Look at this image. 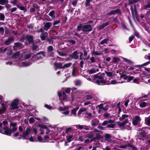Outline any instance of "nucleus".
Returning a JSON list of instances; mask_svg holds the SVG:
<instances>
[{
  "label": "nucleus",
  "instance_id": "1",
  "mask_svg": "<svg viewBox=\"0 0 150 150\" xmlns=\"http://www.w3.org/2000/svg\"><path fill=\"white\" fill-rule=\"evenodd\" d=\"M77 29L78 31L82 30L84 32H88L91 31L92 28V26L89 24H81L78 26Z\"/></svg>",
  "mask_w": 150,
  "mask_h": 150
},
{
  "label": "nucleus",
  "instance_id": "2",
  "mask_svg": "<svg viewBox=\"0 0 150 150\" xmlns=\"http://www.w3.org/2000/svg\"><path fill=\"white\" fill-rule=\"evenodd\" d=\"M94 82L97 83L98 85H102L106 84L107 83L106 81H104L102 76H99L97 75H95L93 78Z\"/></svg>",
  "mask_w": 150,
  "mask_h": 150
},
{
  "label": "nucleus",
  "instance_id": "3",
  "mask_svg": "<svg viewBox=\"0 0 150 150\" xmlns=\"http://www.w3.org/2000/svg\"><path fill=\"white\" fill-rule=\"evenodd\" d=\"M2 126V123L0 122V127H1ZM0 132L6 135L11 136L12 133V131L11 130V129L7 127H4L3 130L0 129Z\"/></svg>",
  "mask_w": 150,
  "mask_h": 150
},
{
  "label": "nucleus",
  "instance_id": "4",
  "mask_svg": "<svg viewBox=\"0 0 150 150\" xmlns=\"http://www.w3.org/2000/svg\"><path fill=\"white\" fill-rule=\"evenodd\" d=\"M31 131V129L30 127H27L21 136L22 137L23 139H26L28 138V137L29 134Z\"/></svg>",
  "mask_w": 150,
  "mask_h": 150
},
{
  "label": "nucleus",
  "instance_id": "5",
  "mask_svg": "<svg viewBox=\"0 0 150 150\" xmlns=\"http://www.w3.org/2000/svg\"><path fill=\"white\" fill-rule=\"evenodd\" d=\"M18 100L16 99L13 100L10 105V108L11 109L14 110L18 108Z\"/></svg>",
  "mask_w": 150,
  "mask_h": 150
},
{
  "label": "nucleus",
  "instance_id": "6",
  "mask_svg": "<svg viewBox=\"0 0 150 150\" xmlns=\"http://www.w3.org/2000/svg\"><path fill=\"white\" fill-rule=\"evenodd\" d=\"M94 139H98L102 138L101 135L102 134V132L97 129L94 130Z\"/></svg>",
  "mask_w": 150,
  "mask_h": 150
},
{
  "label": "nucleus",
  "instance_id": "7",
  "mask_svg": "<svg viewBox=\"0 0 150 150\" xmlns=\"http://www.w3.org/2000/svg\"><path fill=\"white\" fill-rule=\"evenodd\" d=\"M141 120L140 117L138 116H135L133 120L132 124L133 125H135L139 123Z\"/></svg>",
  "mask_w": 150,
  "mask_h": 150
},
{
  "label": "nucleus",
  "instance_id": "8",
  "mask_svg": "<svg viewBox=\"0 0 150 150\" xmlns=\"http://www.w3.org/2000/svg\"><path fill=\"white\" fill-rule=\"evenodd\" d=\"M23 47L22 45L19 42H16L14 43V45L13 46V49L14 50H16L17 49H20Z\"/></svg>",
  "mask_w": 150,
  "mask_h": 150
},
{
  "label": "nucleus",
  "instance_id": "9",
  "mask_svg": "<svg viewBox=\"0 0 150 150\" xmlns=\"http://www.w3.org/2000/svg\"><path fill=\"white\" fill-rule=\"evenodd\" d=\"M40 54H42L43 56L44 57L45 56V53L44 52L42 51L38 52L37 54L34 55L33 57V58H35V60H36V58H37V60L42 58V57L41 56H38Z\"/></svg>",
  "mask_w": 150,
  "mask_h": 150
},
{
  "label": "nucleus",
  "instance_id": "10",
  "mask_svg": "<svg viewBox=\"0 0 150 150\" xmlns=\"http://www.w3.org/2000/svg\"><path fill=\"white\" fill-rule=\"evenodd\" d=\"M47 53L49 56H51L53 55L54 53L53 52L54 49L52 46H50L47 48Z\"/></svg>",
  "mask_w": 150,
  "mask_h": 150
},
{
  "label": "nucleus",
  "instance_id": "11",
  "mask_svg": "<svg viewBox=\"0 0 150 150\" xmlns=\"http://www.w3.org/2000/svg\"><path fill=\"white\" fill-rule=\"evenodd\" d=\"M94 130L88 134L86 135V136L88 138L91 139L92 140H94L95 139L94 135Z\"/></svg>",
  "mask_w": 150,
  "mask_h": 150
},
{
  "label": "nucleus",
  "instance_id": "12",
  "mask_svg": "<svg viewBox=\"0 0 150 150\" xmlns=\"http://www.w3.org/2000/svg\"><path fill=\"white\" fill-rule=\"evenodd\" d=\"M52 25V24L49 22H47L44 24L43 29L45 30H47L50 28Z\"/></svg>",
  "mask_w": 150,
  "mask_h": 150
},
{
  "label": "nucleus",
  "instance_id": "13",
  "mask_svg": "<svg viewBox=\"0 0 150 150\" xmlns=\"http://www.w3.org/2000/svg\"><path fill=\"white\" fill-rule=\"evenodd\" d=\"M120 11L119 9H117L111 11L107 14V15L109 16L112 15H115L117 13L120 14Z\"/></svg>",
  "mask_w": 150,
  "mask_h": 150
},
{
  "label": "nucleus",
  "instance_id": "14",
  "mask_svg": "<svg viewBox=\"0 0 150 150\" xmlns=\"http://www.w3.org/2000/svg\"><path fill=\"white\" fill-rule=\"evenodd\" d=\"M10 126L13 127L11 128V130L12 131V133L16 131L17 129V128L16 127L17 125L16 123H15L11 122Z\"/></svg>",
  "mask_w": 150,
  "mask_h": 150
},
{
  "label": "nucleus",
  "instance_id": "15",
  "mask_svg": "<svg viewBox=\"0 0 150 150\" xmlns=\"http://www.w3.org/2000/svg\"><path fill=\"white\" fill-rule=\"evenodd\" d=\"M99 121L97 119H93L91 121V125L93 126H96L98 124Z\"/></svg>",
  "mask_w": 150,
  "mask_h": 150
},
{
  "label": "nucleus",
  "instance_id": "16",
  "mask_svg": "<svg viewBox=\"0 0 150 150\" xmlns=\"http://www.w3.org/2000/svg\"><path fill=\"white\" fill-rule=\"evenodd\" d=\"M47 36L48 34L47 33L45 32H43V33H41L40 37L42 40H44Z\"/></svg>",
  "mask_w": 150,
  "mask_h": 150
},
{
  "label": "nucleus",
  "instance_id": "17",
  "mask_svg": "<svg viewBox=\"0 0 150 150\" xmlns=\"http://www.w3.org/2000/svg\"><path fill=\"white\" fill-rule=\"evenodd\" d=\"M126 82V81H122L121 82H117L115 80H109L108 83H106V84H114L117 83H122L124 82Z\"/></svg>",
  "mask_w": 150,
  "mask_h": 150
},
{
  "label": "nucleus",
  "instance_id": "18",
  "mask_svg": "<svg viewBox=\"0 0 150 150\" xmlns=\"http://www.w3.org/2000/svg\"><path fill=\"white\" fill-rule=\"evenodd\" d=\"M2 107H0V114L4 112L6 110V107L5 105L2 104Z\"/></svg>",
  "mask_w": 150,
  "mask_h": 150
},
{
  "label": "nucleus",
  "instance_id": "19",
  "mask_svg": "<svg viewBox=\"0 0 150 150\" xmlns=\"http://www.w3.org/2000/svg\"><path fill=\"white\" fill-rule=\"evenodd\" d=\"M78 52L77 51H74L71 56V57L75 59H77L79 58V56L78 55Z\"/></svg>",
  "mask_w": 150,
  "mask_h": 150
},
{
  "label": "nucleus",
  "instance_id": "20",
  "mask_svg": "<svg viewBox=\"0 0 150 150\" xmlns=\"http://www.w3.org/2000/svg\"><path fill=\"white\" fill-rule=\"evenodd\" d=\"M98 71V69L97 68H93L88 70V72L89 74H92Z\"/></svg>",
  "mask_w": 150,
  "mask_h": 150
},
{
  "label": "nucleus",
  "instance_id": "21",
  "mask_svg": "<svg viewBox=\"0 0 150 150\" xmlns=\"http://www.w3.org/2000/svg\"><path fill=\"white\" fill-rule=\"evenodd\" d=\"M109 24V23L108 22H106L105 23H103L102 24L98 27V29L100 30H101L103 28L106 26L108 25Z\"/></svg>",
  "mask_w": 150,
  "mask_h": 150
},
{
  "label": "nucleus",
  "instance_id": "22",
  "mask_svg": "<svg viewBox=\"0 0 150 150\" xmlns=\"http://www.w3.org/2000/svg\"><path fill=\"white\" fill-rule=\"evenodd\" d=\"M13 37H11L9 38L7 40L5 41V44L6 45H8L13 41Z\"/></svg>",
  "mask_w": 150,
  "mask_h": 150
},
{
  "label": "nucleus",
  "instance_id": "23",
  "mask_svg": "<svg viewBox=\"0 0 150 150\" xmlns=\"http://www.w3.org/2000/svg\"><path fill=\"white\" fill-rule=\"evenodd\" d=\"M148 105V103L140 101L139 105L140 108H144Z\"/></svg>",
  "mask_w": 150,
  "mask_h": 150
},
{
  "label": "nucleus",
  "instance_id": "24",
  "mask_svg": "<svg viewBox=\"0 0 150 150\" xmlns=\"http://www.w3.org/2000/svg\"><path fill=\"white\" fill-rule=\"evenodd\" d=\"M87 108H80L78 112V115H79L81 114L82 113L86 111L87 110Z\"/></svg>",
  "mask_w": 150,
  "mask_h": 150
},
{
  "label": "nucleus",
  "instance_id": "25",
  "mask_svg": "<svg viewBox=\"0 0 150 150\" xmlns=\"http://www.w3.org/2000/svg\"><path fill=\"white\" fill-rule=\"evenodd\" d=\"M54 64L55 67H56V69L55 70H56L57 68H59L61 69H63V66L60 63H54Z\"/></svg>",
  "mask_w": 150,
  "mask_h": 150
},
{
  "label": "nucleus",
  "instance_id": "26",
  "mask_svg": "<svg viewBox=\"0 0 150 150\" xmlns=\"http://www.w3.org/2000/svg\"><path fill=\"white\" fill-rule=\"evenodd\" d=\"M29 43H32L33 42V39L32 36H27L26 38Z\"/></svg>",
  "mask_w": 150,
  "mask_h": 150
},
{
  "label": "nucleus",
  "instance_id": "27",
  "mask_svg": "<svg viewBox=\"0 0 150 150\" xmlns=\"http://www.w3.org/2000/svg\"><path fill=\"white\" fill-rule=\"evenodd\" d=\"M109 41V40L108 39H105L100 42V44L101 45H103L105 44H108Z\"/></svg>",
  "mask_w": 150,
  "mask_h": 150
},
{
  "label": "nucleus",
  "instance_id": "28",
  "mask_svg": "<svg viewBox=\"0 0 150 150\" xmlns=\"http://www.w3.org/2000/svg\"><path fill=\"white\" fill-rule=\"evenodd\" d=\"M85 98L86 100H90L93 98V96L91 94H87L85 95Z\"/></svg>",
  "mask_w": 150,
  "mask_h": 150
},
{
  "label": "nucleus",
  "instance_id": "29",
  "mask_svg": "<svg viewBox=\"0 0 150 150\" xmlns=\"http://www.w3.org/2000/svg\"><path fill=\"white\" fill-rule=\"evenodd\" d=\"M145 123L147 125L150 126V116L145 118Z\"/></svg>",
  "mask_w": 150,
  "mask_h": 150
},
{
  "label": "nucleus",
  "instance_id": "30",
  "mask_svg": "<svg viewBox=\"0 0 150 150\" xmlns=\"http://www.w3.org/2000/svg\"><path fill=\"white\" fill-rule=\"evenodd\" d=\"M20 54V52H16L12 56V57L13 58H18Z\"/></svg>",
  "mask_w": 150,
  "mask_h": 150
},
{
  "label": "nucleus",
  "instance_id": "31",
  "mask_svg": "<svg viewBox=\"0 0 150 150\" xmlns=\"http://www.w3.org/2000/svg\"><path fill=\"white\" fill-rule=\"evenodd\" d=\"M128 122L127 120H125V122H120L118 123V125L120 127L124 126V127L126 123H127Z\"/></svg>",
  "mask_w": 150,
  "mask_h": 150
},
{
  "label": "nucleus",
  "instance_id": "32",
  "mask_svg": "<svg viewBox=\"0 0 150 150\" xmlns=\"http://www.w3.org/2000/svg\"><path fill=\"white\" fill-rule=\"evenodd\" d=\"M128 76H127L126 75L123 74L121 76V77H120V79L121 80H126L128 79Z\"/></svg>",
  "mask_w": 150,
  "mask_h": 150
},
{
  "label": "nucleus",
  "instance_id": "33",
  "mask_svg": "<svg viewBox=\"0 0 150 150\" xmlns=\"http://www.w3.org/2000/svg\"><path fill=\"white\" fill-rule=\"evenodd\" d=\"M8 2V0H0V4L4 5L5 4H7Z\"/></svg>",
  "mask_w": 150,
  "mask_h": 150
},
{
  "label": "nucleus",
  "instance_id": "34",
  "mask_svg": "<svg viewBox=\"0 0 150 150\" xmlns=\"http://www.w3.org/2000/svg\"><path fill=\"white\" fill-rule=\"evenodd\" d=\"M149 64H150V61H148L146 62H145L142 65H136L135 67H142L143 66H146Z\"/></svg>",
  "mask_w": 150,
  "mask_h": 150
},
{
  "label": "nucleus",
  "instance_id": "35",
  "mask_svg": "<svg viewBox=\"0 0 150 150\" xmlns=\"http://www.w3.org/2000/svg\"><path fill=\"white\" fill-rule=\"evenodd\" d=\"M31 64V63H28L27 62H22L21 65L22 67H27L29 66Z\"/></svg>",
  "mask_w": 150,
  "mask_h": 150
},
{
  "label": "nucleus",
  "instance_id": "36",
  "mask_svg": "<svg viewBox=\"0 0 150 150\" xmlns=\"http://www.w3.org/2000/svg\"><path fill=\"white\" fill-rule=\"evenodd\" d=\"M54 14V11H52L49 13V15L52 18H54L55 16Z\"/></svg>",
  "mask_w": 150,
  "mask_h": 150
},
{
  "label": "nucleus",
  "instance_id": "37",
  "mask_svg": "<svg viewBox=\"0 0 150 150\" xmlns=\"http://www.w3.org/2000/svg\"><path fill=\"white\" fill-rule=\"evenodd\" d=\"M106 74L108 76L112 77L114 75L113 73L110 71H105Z\"/></svg>",
  "mask_w": 150,
  "mask_h": 150
},
{
  "label": "nucleus",
  "instance_id": "38",
  "mask_svg": "<svg viewBox=\"0 0 150 150\" xmlns=\"http://www.w3.org/2000/svg\"><path fill=\"white\" fill-rule=\"evenodd\" d=\"M78 109V108H75L72 109L71 111V114L74 115L76 116V112L77 110Z\"/></svg>",
  "mask_w": 150,
  "mask_h": 150
},
{
  "label": "nucleus",
  "instance_id": "39",
  "mask_svg": "<svg viewBox=\"0 0 150 150\" xmlns=\"http://www.w3.org/2000/svg\"><path fill=\"white\" fill-rule=\"evenodd\" d=\"M72 64L71 63H69L63 65V69L65 68H68L70 67Z\"/></svg>",
  "mask_w": 150,
  "mask_h": 150
},
{
  "label": "nucleus",
  "instance_id": "40",
  "mask_svg": "<svg viewBox=\"0 0 150 150\" xmlns=\"http://www.w3.org/2000/svg\"><path fill=\"white\" fill-rule=\"evenodd\" d=\"M67 137V139L68 142H70L72 140L73 138V135H69Z\"/></svg>",
  "mask_w": 150,
  "mask_h": 150
},
{
  "label": "nucleus",
  "instance_id": "41",
  "mask_svg": "<svg viewBox=\"0 0 150 150\" xmlns=\"http://www.w3.org/2000/svg\"><path fill=\"white\" fill-rule=\"evenodd\" d=\"M113 62L114 63H117L119 62L120 61L119 58L118 57H114L113 58Z\"/></svg>",
  "mask_w": 150,
  "mask_h": 150
},
{
  "label": "nucleus",
  "instance_id": "42",
  "mask_svg": "<svg viewBox=\"0 0 150 150\" xmlns=\"http://www.w3.org/2000/svg\"><path fill=\"white\" fill-rule=\"evenodd\" d=\"M122 59L125 62L129 64H131L132 63V62L129 60L127 58H125L124 57H122Z\"/></svg>",
  "mask_w": 150,
  "mask_h": 150
},
{
  "label": "nucleus",
  "instance_id": "43",
  "mask_svg": "<svg viewBox=\"0 0 150 150\" xmlns=\"http://www.w3.org/2000/svg\"><path fill=\"white\" fill-rule=\"evenodd\" d=\"M128 117V115H122V117H120V121L123 120L124 119L127 118Z\"/></svg>",
  "mask_w": 150,
  "mask_h": 150
},
{
  "label": "nucleus",
  "instance_id": "44",
  "mask_svg": "<svg viewBox=\"0 0 150 150\" xmlns=\"http://www.w3.org/2000/svg\"><path fill=\"white\" fill-rule=\"evenodd\" d=\"M128 125H126V124L124 126V128L125 129H126L128 130H131V127L129 126V123L128 122Z\"/></svg>",
  "mask_w": 150,
  "mask_h": 150
},
{
  "label": "nucleus",
  "instance_id": "45",
  "mask_svg": "<svg viewBox=\"0 0 150 150\" xmlns=\"http://www.w3.org/2000/svg\"><path fill=\"white\" fill-rule=\"evenodd\" d=\"M35 121V119L34 117H32L30 118L29 119V122L30 124H32Z\"/></svg>",
  "mask_w": 150,
  "mask_h": 150
},
{
  "label": "nucleus",
  "instance_id": "46",
  "mask_svg": "<svg viewBox=\"0 0 150 150\" xmlns=\"http://www.w3.org/2000/svg\"><path fill=\"white\" fill-rule=\"evenodd\" d=\"M5 16L2 13H0V20L1 21H4V20Z\"/></svg>",
  "mask_w": 150,
  "mask_h": 150
},
{
  "label": "nucleus",
  "instance_id": "47",
  "mask_svg": "<svg viewBox=\"0 0 150 150\" xmlns=\"http://www.w3.org/2000/svg\"><path fill=\"white\" fill-rule=\"evenodd\" d=\"M91 1V0H86L85 4L86 6H88L90 5V2Z\"/></svg>",
  "mask_w": 150,
  "mask_h": 150
},
{
  "label": "nucleus",
  "instance_id": "48",
  "mask_svg": "<svg viewBox=\"0 0 150 150\" xmlns=\"http://www.w3.org/2000/svg\"><path fill=\"white\" fill-rule=\"evenodd\" d=\"M76 70L74 68L72 72V75L73 76H76Z\"/></svg>",
  "mask_w": 150,
  "mask_h": 150
},
{
  "label": "nucleus",
  "instance_id": "49",
  "mask_svg": "<svg viewBox=\"0 0 150 150\" xmlns=\"http://www.w3.org/2000/svg\"><path fill=\"white\" fill-rule=\"evenodd\" d=\"M58 54L59 55L63 57L65 56L66 55V54L64 53L63 52H58Z\"/></svg>",
  "mask_w": 150,
  "mask_h": 150
},
{
  "label": "nucleus",
  "instance_id": "50",
  "mask_svg": "<svg viewBox=\"0 0 150 150\" xmlns=\"http://www.w3.org/2000/svg\"><path fill=\"white\" fill-rule=\"evenodd\" d=\"M31 55L30 54H28L25 55L24 56V58L25 59H27L31 57Z\"/></svg>",
  "mask_w": 150,
  "mask_h": 150
},
{
  "label": "nucleus",
  "instance_id": "51",
  "mask_svg": "<svg viewBox=\"0 0 150 150\" xmlns=\"http://www.w3.org/2000/svg\"><path fill=\"white\" fill-rule=\"evenodd\" d=\"M63 99L62 100H66L67 98V96L66 94H65V93L63 92Z\"/></svg>",
  "mask_w": 150,
  "mask_h": 150
},
{
  "label": "nucleus",
  "instance_id": "52",
  "mask_svg": "<svg viewBox=\"0 0 150 150\" xmlns=\"http://www.w3.org/2000/svg\"><path fill=\"white\" fill-rule=\"evenodd\" d=\"M107 127L109 128H113L115 127V125L113 124H109L107 125Z\"/></svg>",
  "mask_w": 150,
  "mask_h": 150
},
{
  "label": "nucleus",
  "instance_id": "53",
  "mask_svg": "<svg viewBox=\"0 0 150 150\" xmlns=\"http://www.w3.org/2000/svg\"><path fill=\"white\" fill-rule=\"evenodd\" d=\"M134 79V78L132 76H129L128 77V79L127 80V82H129L130 81H131L133 80ZM127 81H126V82Z\"/></svg>",
  "mask_w": 150,
  "mask_h": 150
},
{
  "label": "nucleus",
  "instance_id": "54",
  "mask_svg": "<svg viewBox=\"0 0 150 150\" xmlns=\"http://www.w3.org/2000/svg\"><path fill=\"white\" fill-rule=\"evenodd\" d=\"M71 129V127H69L67 128L65 131L66 133L68 134L70 132Z\"/></svg>",
  "mask_w": 150,
  "mask_h": 150
},
{
  "label": "nucleus",
  "instance_id": "55",
  "mask_svg": "<svg viewBox=\"0 0 150 150\" xmlns=\"http://www.w3.org/2000/svg\"><path fill=\"white\" fill-rule=\"evenodd\" d=\"M103 104L102 103L100 105H98L97 106V107L98 108L100 109H102L103 110H104V108L103 107Z\"/></svg>",
  "mask_w": 150,
  "mask_h": 150
},
{
  "label": "nucleus",
  "instance_id": "56",
  "mask_svg": "<svg viewBox=\"0 0 150 150\" xmlns=\"http://www.w3.org/2000/svg\"><path fill=\"white\" fill-rule=\"evenodd\" d=\"M105 137L107 139H109L111 138L110 135L108 134H106L105 136Z\"/></svg>",
  "mask_w": 150,
  "mask_h": 150
},
{
  "label": "nucleus",
  "instance_id": "57",
  "mask_svg": "<svg viewBox=\"0 0 150 150\" xmlns=\"http://www.w3.org/2000/svg\"><path fill=\"white\" fill-rule=\"evenodd\" d=\"M17 9V8H11L9 9V10L11 12H13L15 11H16Z\"/></svg>",
  "mask_w": 150,
  "mask_h": 150
},
{
  "label": "nucleus",
  "instance_id": "58",
  "mask_svg": "<svg viewBox=\"0 0 150 150\" xmlns=\"http://www.w3.org/2000/svg\"><path fill=\"white\" fill-rule=\"evenodd\" d=\"M86 114L87 115V117L88 118H91L92 115L91 113L90 112L87 113H86Z\"/></svg>",
  "mask_w": 150,
  "mask_h": 150
},
{
  "label": "nucleus",
  "instance_id": "59",
  "mask_svg": "<svg viewBox=\"0 0 150 150\" xmlns=\"http://www.w3.org/2000/svg\"><path fill=\"white\" fill-rule=\"evenodd\" d=\"M17 7L19 8L20 10H22V11H24L25 10V8L23 6H18L17 5Z\"/></svg>",
  "mask_w": 150,
  "mask_h": 150
},
{
  "label": "nucleus",
  "instance_id": "60",
  "mask_svg": "<svg viewBox=\"0 0 150 150\" xmlns=\"http://www.w3.org/2000/svg\"><path fill=\"white\" fill-rule=\"evenodd\" d=\"M149 8H150V2L144 6V8L145 9Z\"/></svg>",
  "mask_w": 150,
  "mask_h": 150
},
{
  "label": "nucleus",
  "instance_id": "61",
  "mask_svg": "<svg viewBox=\"0 0 150 150\" xmlns=\"http://www.w3.org/2000/svg\"><path fill=\"white\" fill-rule=\"evenodd\" d=\"M39 126L42 129H47V126H46L45 125H40Z\"/></svg>",
  "mask_w": 150,
  "mask_h": 150
},
{
  "label": "nucleus",
  "instance_id": "62",
  "mask_svg": "<svg viewBox=\"0 0 150 150\" xmlns=\"http://www.w3.org/2000/svg\"><path fill=\"white\" fill-rule=\"evenodd\" d=\"M0 32H1L2 35L4 34V28L2 27H0Z\"/></svg>",
  "mask_w": 150,
  "mask_h": 150
},
{
  "label": "nucleus",
  "instance_id": "63",
  "mask_svg": "<svg viewBox=\"0 0 150 150\" xmlns=\"http://www.w3.org/2000/svg\"><path fill=\"white\" fill-rule=\"evenodd\" d=\"M108 124V121L107 120L104 121L102 123V125L103 126H105Z\"/></svg>",
  "mask_w": 150,
  "mask_h": 150
},
{
  "label": "nucleus",
  "instance_id": "64",
  "mask_svg": "<svg viewBox=\"0 0 150 150\" xmlns=\"http://www.w3.org/2000/svg\"><path fill=\"white\" fill-rule=\"evenodd\" d=\"M60 22L59 21V20L55 21H54L53 23V24L54 25H56L57 24H58V23H60Z\"/></svg>",
  "mask_w": 150,
  "mask_h": 150
}]
</instances>
